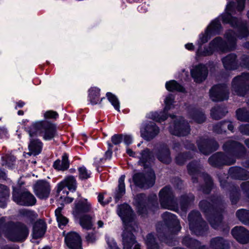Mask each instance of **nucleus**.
Instances as JSON below:
<instances>
[{"label":"nucleus","mask_w":249,"mask_h":249,"mask_svg":"<svg viewBox=\"0 0 249 249\" xmlns=\"http://www.w3.org/2000/svg\"><path fill=\"white\" fill-rule=\"evenodd\" d=\"M172 90L175 89L179 91H183V88L176 81L172 80Z\"/></svg>","instance_id":"obj_54"},{"label":"nucleus","mask_w":249,"mask_h":249,"mask_svg":"<svg viewBox=\"0 0 249 249\" xmlns=\"http://www.w3.org/2000/svg\"><path fill=\"white\" fill-rule=\"evenodd\" d=\"M248 81H249V74H244L242 76L236 77L232 82V90L237 94L244 96L245 94L241 90L243 89V85Z\"/></svg>","instance_id":"obj_24"},{"label":"nucleus","mask_w":249,"mask_h":249,"mask_svg":"<svg viewBox=\"0 0 249 249\" xmlns=\"http://www.w3.org/2000/svg\"><path fill=\"white\" fill-rule=\"evenodd\" d=\"M194 215H195L196 216H198L199 215V213L197 212H195L192 213L189 215V220L190 221H191L192 220H193Z\"/></svg>","instance_id":"obj_63"},{"label":"nucleus","mask_w":249,"mask_h":249,"mask_svg":"<svg viewBox=\"0 0 249 249\" xmlns=\"http://www.w3.org/2000/svg\"><path fill=\"white\" fill-rule=\"evenodd\" d=\"M63 209V207H59L55 209L54 212L56 221L58 223V226L61 229H63V227L69 222V219L64 216L61 213Z\"/></svg>","instance_id":"obj_31"},{"label":"nucleus","mask_w":249,"mask_h":249,"mask_svg":"<svg viewBox=\"0 0 249 249\" xmlns=\"http://www.w3.org/2000/svg\"><path fill=\"white\" fill-rule=\"evenodd\" d=\"M117 214L121 218L124 227H129L137 225L135 223L133 224L135 214L131 207L127 203H124L119 205L117 208Z\"/></svg>","instance_id":"obj_9"},{"label":"nucleus","mask_w":249,"mask_h":249,"mask_svg":"<svg viewBox=\"0 0 249 249\" xmlns=\"http://www.w3.org/2000/svg\"><path fill=\"white\" fill-rule=\"evenodd\" d=\"M72 214L75 217H79L81 215L89 213L91 209V204L88 202L86 198L76 200L74 202Z\"/></svg>","instance_id":"obj_18"},{"label":"nucleus","mask_w":249,"mask_h":249,"mask_svg":"<svg viewBox=\"0 0 249 249\" xmlns=\"http://www.w3.org/2000/svg\"><path fill=\"white\" fill-rule=\"evenodd\" d=\"M248 212L246 210H240L237 212L236 215L241 221H243Z\"/></svg>","instance_id":"obj_47"},{"label":"nucleus","mask_w":249,"mask_h":249,"mask_svg":"<svg viewBox=\"0 0 249 249\" xmlns=\"http://www.w3.org/2000/svg\"><path fill=\"white\" fill-rule=\"evenodd\" d=\"M100 89L96 87H91L88 90V100L93 105L100 103L105 97L100 98Z\"/></svg>","instance_id":"obj_26"},{"label":"nucleus","mask_w":249,"mask_h":249,"mask_svg":"<svg viewBox=\"0 0 249 249\" xmlns=\"http://www.w3.org/2000/svg\"><path fill=\"white\" fill-rule=\"evenodd\" d=\"M18 215L20 217L25 218L26 222L33 225L31 236L34 239H38L43 237L46 232L47 225L44 220L38 219L36 221L37 214L33 210L26 209H20Z\"/></svg>","instance_id":"obj_4"},{"label":"nucleus","mask_w":249,"mask_h":249,"mask_svg":"<svg viewBox=\"0 0 249 249\" xmlns=\"http://www.w3.org/2000/svg\"><path fill=\"white\" fill-rule=\"evenodd\" d=\"M245 0H237V5L236 9L238 11L240 12L244 8Z\"/></svg>","instance_id":"obj_53"},{"label":"nucleus","mask_w":249,"mask_h":249,"mask_svg":"<svg viewBox=\"0 0 249 249\" xmlns=\"http://www.w3.org/2000/svg\"><path fill=\"white\" fill-rule=\"evenodd\" d=\"M106 95L108 101L114 107V109L120 112V103L117 97L110 92H107Z\"/></svg>","instance_id":"obj_36"},{"label":"nucleus","mask_w":249,"mask_h":249,"mask_svg":"<svg viewBox=\"0 0 249 249\" xmlns=\"http://www.w3.org/2000/svg\"><path fill=\"white\" fill-rule=\"evenodd\" d=\"M12 199L18 205L24 206H32L36 202L34 195L26 189L20 186L13 187Z\"/></svg>","instance_id":"obj_7"},{"label":"nucleus","mask_w":249,"mask_h":249,"mask_svg":"<svg viewBox=\"0 0 249 249\" xmlns=\"http://www.w3.org/2000/svg\"><path fill=\"white\" fill-rule=\"evenodd\" d=\"M125 175H123L119 178L118 185L113 196L115 203L118 202L125 194Z\"/></svg>","instance_id":"obj_27"},{"label":"nucleus","mask_w":249,"mask_h":249,"mask_svg":"<svg viewBox=\"0 0 249 249\" xmlns=\"http://www.w3.org/2000/svg\"><path fill=\"white\" fill-rule=\"evenodd\" d=\"M237 119L242 122H249V112L245 109H239L236 111Z\"/></svg>","instance_id":"obj_40"},{"label":"nucleus","mask_w":249,"mask_h":249,"mask_svg":"<svg viewBox=\"0 0 249 249\" xmlns=\"http://www.w3.org/2000/svg\"><path fill=\"white\" fill-rule=\"evenodd\" d=\"M220 222V218L219 217H214L210 219L211 225L214 229H216L218 227Z\"/></svg>","instance_id":"obj_48"},{"label":"nucleus","mask_w":249,"mask_h":249,"mask_svg":"<svg viewBox=\"0 0 249 249\" xmlns=\"http://www.w3.org/2000/svg\"><path fill=\"white\" fill-rule=\"evenodd\" d=\"M210 94L211 98L214 101H222L228 98V92L225 85H218L213 87Z\"/></svg>","instance_id":"obj_19"},{"label":"nucleus","mask_w":249,"mask_h":249,"mask_svg":"<svg viewBox=\"0 0 249 249\" xmlns=\"http://www.w3.org/2000/svg\"><path fill=\"white\" fill-rule=\"evenodd\" d=\"M165 88L169 92L164 101L165 107L162 110L151 112L148 116L149 119L157 123H161L168 117L171 118V114L168 113L171 109V80L166 82Z\"/></svg>","instance_id":"obj_6"},{"label":"nucleus","mask_w":249,"mask_h":249,"mask_svg":"<svg viewBox=\"0 0 249 249\" xmlns=\"http://www.w3.org/2000/svg\"><path fill=\"white\" fill-rule=\"evenodd\" d=\"M184 242L186 245L193 249L196 248L200 245V243L198 241L189 237H186Z\"/></svg>","instance_id":"obj_42"},{"label":"nucleus","mask_w":249,"mask_h":249,"mask_svg":"<svg viewBox=\"0 0 249 249\" xmlns=\"http://www.w3.org/2000/svg\"><path fill=\"white\" fill-rule=\"evenodd\" d=\"M79 224L84 229L91 230L93 226L92 217L89 214H83L79 216Z\"/></svg>","instance_id":"obj_32"},{"label":"nucleus","mask_w":249,"mask_h":249,"mask_svg":"<svg viewBox=\"0 0 249 249\" xmlns=\"http://www.w3.org/2000/svg\"><path fill=\"white\" fill-rule=\"evenodd\" d=\"M25 131L29 136H42L46 141H49L58 136L57 124L49 120L34 122L29 126L25 127Z\"/></svg>","instance_id":"obj_2"},{"label":"nucleus","mask_w":249,"mask_h":249,"mask_svg":"<svg viewBox=\"0 0 249 249\" xmlns=\"http://www.w3.org/2000/svg\"><path fill=\"white\" fill-rule=\"evenodd\" d=\"M112 151L107 150V151L105 152L104 154L105 160H110L112 158Z\"/></svg>","instance_id":"obj_60"},{"label":"nucleus","mask_w":249,"mask_h":249,"mask_svg":"<svg viewBox=\"0 0 249 249\" xmlns=\"http://www.w3.org/2000/svg\"><path fill=\"white\" fill-rule=\"evenodd\" d=\"M34 191L39 199H46L50 194V184L45 180H38L34 185Z\"/></svg>","instance_id":"obj_14"},{"label":"nucleus","mask_w":249,"mask_h":249,"mask_svg":"<svg viewBox=\"0 0 249 249\" xmlns=\"http://www.w3.org/2000/svg\"><path fill=\"white\" fill-rule=\"evenodd\" d=\"M86 239L89 243H94L96 240L95 233L93 232L88 233L86 236Z\"/></svg>","instance_id":"obj_50"},{"label":"nucleus","mask_w":249,"mask_h":249,"mask_svg":"<svg viewBox=\"0 0 249 249\" xmlns=\"http://www.w3.org/2000/svg\"><path fill=\"white\" fill-rule=\"evenodd\" d=\"M123 134H115L111 137V141L114 145H119L123 142Z\"/></svg>","instance_id":"obj_43"},{"label":"nucleus","mask_w":249,"mask_h":249,"mask_svg":"<svg viewBox=\"0 0 249 249\" xmlns=\"http://www.w3.org/2000/svg\"><path fill=\"white\" fill-rule=\"evenodd\" d=\"M78 171L79 172V178L82 180L87 179L91 177V172L90 171H88L84 166L78 167Z\"/></svg>","instance_id":"obj_39"},{"label":"nucleus","mask_w":249,"mask_h":249,"mask_svg":"<svg viewBox=\"0 0 249 249\" xmlns=\"http://www.w3.org/2000/svg\"><path fill=\"white\" fill-rule=\"evenodd\" d=\"M137 225L129 227H124L122 232V244L123 249H132V247L137 243L136 237L134 232L137 231Z\"/></svg>","instance_id":"obj_11"},{"label":"nucleus","mask_w":249,"mask_h":249,"mask_svg":"<svg viewBox=\"0 0 249 249\" xmlns=\"http://www.w3.org/2000/svg\"><path fill=\"white\" fill-rule=\"evenodd\" d=\"M106 240L109 249H120L113 238L106 236Z\"/></svg>","instance_id":"obj_44"},{"label":"nucleus","mask_w":249,"mask_h":249,"mask_svg":"<svg viewBox=\"0 0 249 249\" xmlns=\"http://www.w3.org/2000/svg\"><path fill=\"white\" fill-rule=\"evenodd\" d=\"M240 32L241 33V35H240L241 37H246L249 34V32L247 28L243 25H241Z\"/></svg>","instance_id":"obj_52"},{"label":"nucleus","mask_w":249,"mask_h":249,"mask_svg":"<svg viewBox=\"0 0 249 249\" xmlns=\"http://www.w3.org/2000/svg\"><path fill=\"white\" fill-rule=\"evenodd\" d=\"M65 232H63L64 244L69 249H83L82 240L79 233L73 231Z\"/></svg>","instance_id":"obj_12"},{"label":"nucleus","mask_w":249,"mask_h":249,"mask_svg":"<svg viewBox=\"0 0 249 249\" xmlns=\"http://www.w3.org/2000/svg\"><path fill=\"white\" fill-rule=\"evenodd\" d=\"M16 104H17V105L15 107V108L16 109H17L18 108L23 107H24V106L25 105V103L22 100H19L16 103Z\"/></svg>","instance_id":"obj_61"},{"label":"nucleus","mask_w":249,"mask_h":249,"mask_svg":"<svg viewBox=\"0 0 249 249\" xmlns=\"http://www.w3.org/2000/svg\"><path fill=\"white\" fill-rule=\"evenodd\" d=\"M174 122V132L172 134L179 136L186 135L190 132V128L187 123L181 117H174L172 115V122Z\"/></svg>","instance_id":"obj_17"},{"label":"nucleus","mask_w":249,"mask_h":249,"mask_svg":"<svg viewBox=\"0 0 249 249\" xmlns=\"http://www.w3.org/2000/svg\"><path fill=\"white\" fill-rule=\"evenodd\" d=\"M0 226L4 229L7 238L11 241L24 242L29 235V229L20 221H9L5 222L3 217L0 218Z\"/></svg>","instance_id":"obj_1"},{"label":"nucleus","mask_w":249,"mask_h":249,"mask_svg":"<svg viewBox=\"0 0 249 249\" xmlns=\"http://www.w3.org/2000/svg\"><path fill=\"white\" fill-rule=\"evenodd\" d=\"M9 196V189L3 184H0V207L4 208L7 206V200Z\"/></svg>","instance_id":"obj_30"},{"label":"nucleus","mask_w":249,"mask_h":249,"mask_svg":"<svg viewBox=\"0 0 249 249\" xmlns=\"http://www.w3.org/2000/svg\"><path fill=\"white\" fill-rule=\"evenodd\" d=\"M8 131L6 128L4 127H0V138H3L7 137Z\"/></svg>","instance_id":"obj_58"},{"label":"nucleus","mask_w":249,"mask_h":249,"mask_svg":"<svg viewBox=\"0 0 249 249\" xmlns=\"http://www.w3.org/2000/svg\"><path fill=\"white\" fill-rule=\"evenodd\" d=\"M163 221L156 225L157 235L160 240L171 246V213L165 212L162 214Z\"/></svg>","instance_id":"obj_5"},{"label":"nucleus","mask_w":249,"mask_h":249,"mask_svg":"<svg viewBox=\"0 0 249 249\" xmlns=\"http://www.w3.org/2000/svg\"><path fill=\"white\" fill-rule=\"evenodd\" d=\"M154 154L148 148H146L141 151L140 160L138 163L140 165L142 166L144 169L151 168V163L155 160Z\"/></svg>","instance_id":"obj_20"},{"label":"nucleus","mask_w":249,"mask_h":249,"mask_svg":"<svg viewBox=\"0 0 249 249\" xmlns=\"http://www.w3.org/2000/svg\"><path fill=\"white\" fill-rule=\"evenodd\" d=\"M66 187L68 190L71 192H74L76 191V180L75 178L72 176H70L67 178H65Z\"/></svg>","instance_id":"obj_38"},{"label":"nucleus","mask_w":249,"mask_h":249,"mask_svg":"<svg viewBox=\"0 0 249 249\" xmlns=\"http://www.w3.org/2000/svg\"><path fill=\"white\" fill-rule=\"evenodd\" d=\"M213 36L209 31V30H206L205 31L201 33L199 36L198 39L197 41L198 48L196 51V54L198 56H203L204 50H202V45L206 43L208 40Z\"/></svg>","instance_id":"obj_29"},{"label":"nucleus","mask_w":249,"mask_h":249,"mask_svg":"<svg viewBox=\"0 0 249 249\" xmlns=\"http://www.w3.org/2000/svg\"><path fill=\"white\" fill-rule=\"evenodd\" d=\"M236 56L234 54H230L222 59L224 67L226 69L234 68Z\"/></svg>","instance_id":"obj_35"},{"label":"nucleus","mask_w":249,"mask_h":249,"mask_svg":"<svg viewBox=\"0 0 249 249\" xmlns=\"http://www.w3.org/2000/svg\"><path fill=\"white\" fill-rule=\"evenodd\" d=\"M221 24L219 21L215 19L208 26L207 30H209V32L212 35L219 34L221 31Z\"/></svg>","instance_id":"obj_37"},{"label":"nucleus","mask_w":249,"mask_h":249,"mask_svg":"<svg viewBox=\"0 0 249 249\" xmlns=\"http://www.w3.org/2000/svg\"><path fill=\"white\" fill-rule=\"evenodd\" d=\"M147 203H150V204L152 203H156V202L158 201L157 197L156 195H154L153 196H149L147 197Z\"/></svg>","instance_id":"obj_56"},{"label":"nucleus","mask_w":249,"mask_h":249,"mask_svg":"<svg viewBox=\"0 0 249 249\" xmlns=\"http://www.w3.org/2000/svg\"><path fill=\"white\" fill-rule=\"evenodd\" d=\"M145 243L147 249H160L159 244L152 233H149L146 236Z\"/></svg>","instance_id":"obj_34"},{"label":"nucleus","mask_w":249,"mask_h":249,"mask_svg":"<svg viewBox=\"0 0 249 249\" xmlns=\"http://www.w3.org/2000/svg\"><path fill=\"white\" fill-rule=\"evenodd\" d=\"M37 137H31L29 136V142L28 143L29 152L27 153L29 156L32 155L37 156L42 152L43 143L40 139L36 138Z\"/></svg>","instance_id":"obj_23"},{"label":"nucleus","mask_w":249,"mask_h":249,"mask_svg":"<svg viewBox=\"0 0 249 249\" xmlns=\"http://www.w3.org/2000/svg\"><path fill=\"white\" fill-rule=\"evenodd\" d=\"M159 197L161 208L171 210V186L168 185L162 188Z\"/></svg>","instance_id":"obj_16"},{"label":"nucleus","mask_w":249,"mask_h":249,"mask_svg":"<svg viewBox=\"0 0 249 249\" xmlns=\"http://www.w3.org/2000/svg\"><path fill=\"white\" fill-rule=\"evenodd\" d=\"M126 153L129 155V156L135 158L136 153L134 152L131 149L127 148L126 149Z\"/></svg>","instance_id":"obj_62"},{"label":"nucleus","mask_w":249,"mask_h":249,"mask_svg":"<svg viewBox=\"0 0 249 249\" xmlns=\"http://www.w3.org/2000/svg\"><path fill=\"white\" fill-rule=\"evenodd\" d=\"M211 248L212 249H227V244L223 238L216 237L211 241Z\"/></svg>","instance_id":"obj_33"},{"label":"nucleus","mask_w":249,"mask_h":249,"mask_svg":"<svg viewBox=\"0 0 249 249\" xmlns=\"http://www.w3.org/2000/svg\"><path fill=\"white\" fill-rule=\"evenodd\" d=\"M172 233L173 231H178L180 229L179 221L177 219V217L172 214Z\"/></svg>","instance_id":"obj_45"},{"label":"nucleus","mask_w":249,"mask_h":249,"mask_svg":"<svg viewBox=\"0 0 249 249\" xmlns=\"http://www.w3.org/2000/svg\"><path fill=\"white\" fill-rule=\"evenodd\" d=\"M153 152L157 159L161 162L169 164L171 161L170 151L166 143L160 142L157 144L154 147Z\"/></svg>","instance_id":"obj_13"},{"label":"nucleus","mask_w":249,"mask_h":249,"mask_svg":"<svg viewBox=\"0 0 249 249\" xmlns=\"http://www.w3.org/2000/svg\"><path fill=\"white\" fill-rule=\"evenodd\" d=\"M195 120L198 123H201L204 121L205 117L202 113L197 114V117L195 118Z\"/></svg>","instance_id":"obj_57"},{"label":"nucleus","mask_w":249,"mask_h":249,"mask_svg":"<svg viewBox=\"0 0 249 249\" xmlns=\"http://www.w3.org/2000/svg\"><path fill=\"white\" fill-rule=\"evenodd\" d=\"M160 132V128L152 121H146L142 123L141 128V136L146 141H150L155 138Z\"/></svg>","instance_id":"obj_10"},{"label":"nucleus","mask_w":249,"mask_h":249,"mask_svg":"<svg viewBox=\"0 0 249 249\" xmlns=\"http://www.w3.org/2000/svg\"><path fill=\"white\" fill-rule=\"evenodd\" d=\"M74 200V198L73 197H69V196H66L64 198V201L67 204H70Z\"/></svg>","instance_id":"obj_64"},{"label":"nucleus","mask_w":249,"mask_h":249,"mask_svg":"<svg viewBox=\"0 0 249 249\" xmlns=\"http://www.w3.org/2000/svg\"><path fill=\"white\" fill-rule=\"evenodd\" d=\"M16 157L13 155H9L7 158V164H10V163L13 165L16 161Z\"/></svg>","instance_id":"obj_59"},{"label":"nucleus","mask_w":249,"mask_h":249,"mask_svg":"<svg viewBox=\"0 0 249 249\" xmlns=\"http://www.w3.org/2000/svg\"><path fill=\"white\" fill-rule=\"evenodd\" d=\"M225 41L220 37H216L212 40L207 48L204 50L203 56L212 54L214 52L226 53L231 50L234 47L236 40V36L232 31H228L225 33Z\"/></svg>","instance_id":"obj_3"},{"label":"nucleus","mask_w":249,"mask_h":249,"mask_svg":"<svg viewBox=\"0 0 249 249\" xmlns=\"http://www.w3.org/2000/svg\"><path fill=\"white\" fill-rule=\"evenodd\" d=\"M123 141L126 146H129L133 143V137L130 134H123Z\"/></svg>","instance_id":"obj_46"},{"label":"nucleus","mask_w":249,"mask_h":249,"mask_svg":"<svg viewBox=\"0 0 249 249\" xmlns=\"http://www.w3.org/2000/svg\"><path fill=\"white\" fill-rule=\"evenodd\" d=\"M70 166L69 154L64 153L62 156V160L57 159L53 162V167L57 171H64L67 170Z\"/></svg>","instance_id":"obj_28"},{"label":"nucleus","mask_w":249,"mask_h":249,"mask_svg":"<svg viewBox=\"0 0 249 249\" xmlns=\"http://www.w3.org/2000/svg\"><path fill=\"white\" fill-rule=\"evenodd\" d=\"M65 178L59 182L57 185L56 193L59 194L65 187H66Z\"/></svg>","instance_id":"obj_49"},{"label":"nucleus","mask_w":249,"mask_h":249,"mask_svg":"<svg viewBox=\"0 0 249 249\" xmlns=\"http://www.w3.org/2000/svg\"><path fill=\"white\" fill-rule=\"evenodd\" d=\"M133 203L139 215L148 213L149 206L147 203V196L145 193L137 194L134 198Z\"/></svg>","instance_id":"obj_15"},{"label":"nucleus","mask_w":249,"mask_h":249,"mask_svg":"<svg viewBox=\"0 0 249 249\" xmlns=\"http://www.w3.org/2000/svg\"><path fill=\"white\" fill-rule=\"evenodd\" d=\"M44 120H48L49 119L56 120L59 117L58 113L52 110H48L44 114Z\"/></svg>","instance_id":"obj_41"},{"label":"nucleus","mask_w":249,"mask_h":249,"mask_svg":"<svg viewBox=\"0 0 249 249\" xmlns=\"http://www.w3.org/2000/svg\"><path fill=\"white\" fill-rule=\"evenodd\" d=\"M234 4L232 2H228L225 9V13L222 16L221 18L224 22L229 23L232 26H238L239 23L231 15L233 14L235 10Z\"/></svg>","instance_id":"obj_22"},{"label":"nucleus","mask_w":249,"mask_h":249,"mask_svg":"<svg viewBox=\"0 0 249 249\" xmlns=\"http://www.w3.org/2000/svg\"><path fill=\"white\" fill-rule=\"evenodd\" d=\"M132 179L136 186L140 188H143L145 187L149 188L153 187L155 184L156 176L154 170L150 169L147 172L146 175L142 172L134 174Z\"/></svg>","instance_id":"obj_8"},{"label":"nucleus","mask_w":249,"mask_h":249,"mask_svg":"<svg viewBox=\"0 0 249 249\" xmlns=\"http://www.w3.org/2000/svg\"><path fill=\"white\" fill-rule=\"evenodd\" d=\"M208 73L207 67L202 64L196 65L191 70L192 77L196 83H201L205 80L207 77Z\"/></svg>","instance_id":"obj_21"},{"label":"nucleus","mask_w":249,"mask_h":249,"mask_svg":"<svg viewBox=\"0 0 249 249\" xmlns=\"http://www.w3.org/2000/svg\"><path fill=\"white\" fill-rule=\"evenodd\" d=\"M239 130L241 133L246 135H249V124L240 126Z\"/></svg>","instance_id":"obj_55"},{"label":"nucleus","mask_w":249,"mask_h":249,"mask_svg":"<svg viewBox=\"0 0 249 249\" xmlns=\"http://www.w3.org/2000/svg\"><path fill=\"white\" fill-rule=\"evenodd\" d=\"M97 198L98 202L103 206H105L110 203V201H103L104 199V196L102 194H99Z\"/></svg>","instance_id":"obj_51"},{"label":"nucleus","mask_w":249,"mask_h":249,"mask_svg":"<svg viewBox=\"0 0 249 249\" xmlns=\"http://www.w3.org/2000/svg\"><path fill=\"white\" fill-rule=\"evenodd\" d=\"M233 236L240 243L245 244L249 241V231L244 227H236L232 230Z\"/></svg>","instance_id":"obj_25"}]
</instances>
